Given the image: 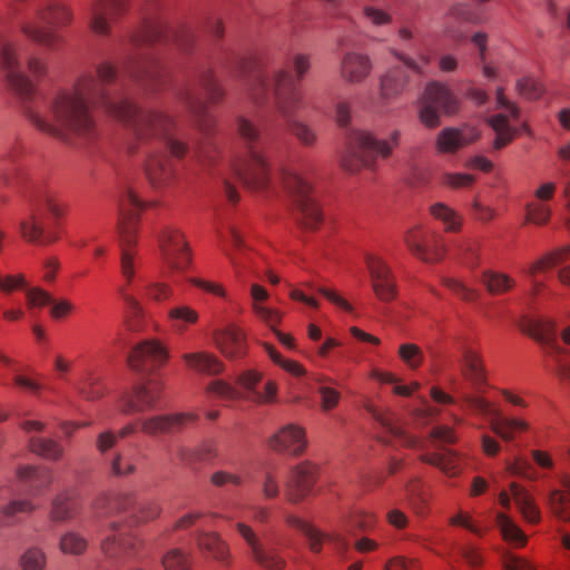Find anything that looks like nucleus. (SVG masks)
<instances>
[{"instance_id": "obj_19", "label": "nucleus", "mask_w": 570, "mask_h": 570, "mask_svg": "<svg viewBox=\"0 0 570 570\" xmlns=\"http://www.w3.org/2000/svg\"><path fill=\"white\" fill-rule=\"evenodd\" d=\"M317 465L303 461L296 464L289 472L284 490V498L288 503L297 504L304 501L316 482Z\"/></svg>"}, {"instance_id": "obj_47", "label": "nucleus", "mask_w": 570, "mask_h": 570, "mask_svg": "<svg viewBox=\"0 0 570 570\" xmlns=\"http://www.w3.org/2000/svg\"><path fill=\"white\" fill-rule=\"evenodd\" d=\"M29 448L35 454L50 461H58L63 455V448L52 439L32 438Z\"/></svg>"}, {"instance_id": "obj_30", "label": "nucleus", "mask_w": 570, "mask_h": 570, "mask_svg": "<svg viewBox=\"0 0 570 570\" xmlns=\"http://www.w3.org/2000/svg\"><path fill=\"white\" fill-rule=\"evenodd\" d=\"M250 309L254 316L268 327L281 324L282 313L279 309L269 307L265 303L269 298L268 292L259 284L250 285Z\"/></svg>"}, {"instance_id": "obj_6", "label": "nucleus", "mask_w": 570, "mask_h": 570, "mask_svg": "<svg viewBox=\"0 0 570 570\" xmlns=\"http://www.w3.org/2000/svg\"><path fill=\"white\" fill-rule=\"evenodd\" d=\"M134 135L139 140H149L164 137L173 156L181 158L187 151V146L169 135L174 128V120L161 111H139L128 124Z\"/></svg>"}, {"instance_id": "obj_28", "label": "nucleus", "mask_w": 570, "mask_h": 570, "mask_svg": "<svg viewBox=\"0 0 570 570\" xmlns=\"http://www.w3.org/2000/svg\"><path fill=\"white\" fill-rule=\"evenodd\" d=\"M169 26L160 16L145 17L139 28L131 35V42L136 46L166 42Z\"/></svg>"}, {"instance_id": "obj_45", "label": "nucleus", "mask_w": 570, "mask_h": 570, "mask_svg": "<svg viewBox=\"0 0 570 570\" xmlns=\"http://www.w3.org/2000/svg\"><path fill=\"white\" fill-rule=\"evenodd\" d=\"M135 504L132 493H117L95 501V509L104 510V514H118L128 512Z\"/></svg>"}, {"instance_id": "obj_3", "label": "nucleus", "mask_w": 570, "mask_h": 570, "mask_svg": "<svg viewBox=\"0 0 570 570\" xmlns=\"http://www.w3.org/2000/svg\"><path fill=\"white\" fill-rule=\"evenodd\" d=\"M237 130L247 144V155L235 161L234 173L246 188L264 189L271 179V167L263 151L254 146L259 138V129L249 119L240 117L237 120Z\"/></svg>"}, {"instance_id": "obj_55", "label": "nucleus", "mask_w": 570, "mask_h": 570, "mask_svg": "<svg viewBox=\"0 0 570 570\" xmlns=\"http://www.w3.org/2000/svg\"><path fill=\"white\" fill-rule=\"evenodd\" d=\"M190 553L179 548L168 550L161 559L165 570H190Z\"/></svg>"}, {"instance_id": "obj_50", "label": "nucleus", "mask_w": 570, "mask_h": 570, "mask_svg": "<svg viewBox=\"0 0 570 570\" xmlns=\"http://www.w3.org/2000/svg\"><path fill=\"white\" fill-rule=\"evenodd\" d=\"M101 549L105 554L110 558L118 557L135 549V539L124 535L122 533H117L107 537L101 543Z\"/></svg>"}, {"instance_id": "obj_52", "label": "nucleus", "mask_w": 570, "mask_h": 570, "mask_svg": "<svg viewBox=\"0 0 570 570\" xmlns=\"http://www.w3.org/2000/svg\"><path fill=\"white\" fill-rule=\"evenodd\" d=\"M548 505L556 518L570 521V492L552 490L548 497Z\"/></svg>"}, {"instance_id": "obj_64", "label": "nucleus", "mask_w": 570, "mask_h": 570, "mask_svg": "<svg viewBox=\"0 0 570 570\" xmlns=\"http://www.w3.org/2000/svg\"><path fill=\"white\" fill-rule=\"evenodd\" d=\"M110 471L117 476L130 475L136 471L135 459L124 453H116L110 461Z\"/></svg>"}, {"instance_id": "obj_40", "label": "nucleus", "mask_w": 570, "mask_h": 570, "mask_svg": "<svg viewBox=\"0 0 570 570\" xmlns=\"http://www.w3.org/2000/svg\"><path fill=\"white\" fill-rule=\"evenodd\" d=\"M167 320L174 331L184 333L198 323L199 313L190 305L178 304L168 309Z\"/></svg>"}, {"instance_id": "obj_10", "label": "nucleus", "mask_w": 570, "mask_h": 570, "mask_svg": "<svg viewBox=\"0 0 570 570\" xmlns=\"http://www.w3.org/2000/svg\"><path fill=\"white\" fill-rule=\"evenodd\" d=\"M0 67L11 92L22 100H30L37 92L33 81L20 70L18 45L7 38H0Z\"/></svg>"}, {"instance_id": "obj_63", "label": "nucleus", "mask_w": 570, "mask_h": 570, "mask_svg": "<svg viewBox=\"0 0 570 570\" xmlns=\"http://www.w3.org/2000/svg\"><path fill=\"white\" fill-rule=\"evenodd\" d=\"M383 570H423V564L419 558L399 554L387 559Z\"/></svg>"}, {"instance_id": "obj_25", "label": "nucleus", "mask_w": 570, "mask_h": 570, "mask_svg": "<svg viewBox=\"0 0 570 570\" xmlns=\"http://www.w3.org/2000/svg\"><path fill=\"white\" fill-rule=\"evenodd\" d=\"M400 140L401 131L399 129L392 130L387 139H377L373 134L364 130H354L350 136L352 147L374 151L382 158H389L400 145Z\"/></svg>"}, {"instance_id": "obj_13", "label": "nucleus", "mask_w": 570, "mask_h": 570, "mask_svg": "<svg viewBox=\"0 0 570 570\" xmlns=\"http://www.w3.org/2000/svg\"><path fill=\"white\" fill-rule=\"evenodd\" d=\"M404 243L407 249L424 263H438L445 255V244L441 236L431 233L422 225H415L406 230Z\"/></svg>"}, {"instance_id": "obj_23", "label": "nucleus", "mask_w": 570, "mask_h": 570, "mask_svg": "<svg viewBox=\"0 0 570 570\" xmlns=\"http://www.w3.org/2000/svg\"><path fill=\"white\" fill-rule=\"evenodd\" d=\"M193 413L158 414L139 417L140 432L148 436L178 432L196 421Z\"/></svg>"}, {"instance_id": "obj_35", "label": "nucleus", "mask_w": 570, "mask_h": 570, "mask_svg": "<svg viewBox=\"0 0 570 570\" xmlns=\"http://www.w3.org/2000/svg\"><path fill=\"white\" fill-rule=\"evenodd\" d=\"M409 76L402 68L387 70L380 80V97L385 101L397 98L405 90Z\"/></svg>"}, {"instance_id": "obj_4", "label": "nucleus", "mask_w": 570, "mask_h": 570, "mask_svg": "<svg viewBox=\"0 0 570 570\" xmlns=\"http://www.w3.org/2000/svg\"><path fill=\"white\" fill-rule=\"evenodd\" d=\"M37 16L47 26L27 20L21 23L20 31L30 41L48 49L56 48L62 41L53 27H68L75 20L72 7L63 0H50L38 10Z\"/></svg>"}, {"instance_id": "obj_26", "label": "nucleus", "mask_w": 570, "mask_h": 570, "mask_svg": "<svg viewBox=\"0 0 570 570\" xmlns=\"http://www.w3.org/2000/svg\"><path fill=\"white\" fill-rule=\"evenodd\" d=\"M461 372L463 377L469 381L475 390L473 395H483L484 387L488 385V374L481 354L466 347L462 353ZM464 393L461 394V396Z\"/></svg>"}, {"instance_id": "obj_32", "label": "nucleus", "mask_w": 570, "mask_h": 570, "mask_svg": "<svg viewBox=\"0 0 570 570\" xmlns=\"http://www.w3.org/2000/svg\"><path fill=\"white\" fill-rule=\"evenodd\" d=\"M480 137L474 130H463L456 128L442 129L435 139V148L440 154H455L463 147L474 142Z\"/></svg>"}, {"instance_id": "obj_15", "label": "nucleus", "mask_w": 570, "mask_h": 570, "mask_svg": "<svg viewBox=\"0 0 570 570\" xmlns=\"http://www.w3.org/2000/svg\"><path fill=\"white\" fill-rule=\"evenodd\" d=\"M130 0H94L89 9V30L98 37H110L112 24L128 12Z\"/></svg>"}, {"instance_id": "obj_53", "label": "nucleus", "mask_w": 570, "mask_h": 570, "mask_svg": "<svg viewBox=\"0 0 570 570\" xmlns=\"http://www.w3.org/2000/svg\"><path fill=\"white\" fill-rule=\"evenodd\" d=\"M304 535L307 539L308 549L313 553H320L323 549V544L326 541H336L338 544H341L344 549L346 548L347 543L345 539L341 535H334L328 534L325 532H322L320 529H317L314 524H312L304 533Z\"/></svg>"}, {"instance_id": "obj_17", "label": "nucleus", "mask_w": 570, "mask_h": 570, "mask_svg": "<svg viewBox=\"0 0 570 570\" xmlns=\"http://www.w3.org/2000/svg\"><path fill=\"white\" fill-rule=\"evenodd\" d=\"M169 360L168 347L158 338H147L137 343L129 357V366L137 372L161 368Z\"/></svg>"}, {"instance_id": "obj_1", "label": "nucleus", "mask_w": 570, "mask_h": 570, "mask_svg": "<svg viewBox=\"0 0 570 570\" xmlns=\"http://www.w3.org/2000/svg\"><path fill=\"white\" fill-rule=\"evenodd\" d=\"M97 82L94 75L85 72L76 78L71 87L58 90L49 101L48 112L33 107L26 109L30 122L41 132L65 142L86 138L94 134L96 122L90 107L97 105Z\"/></svg>"}, {"instance_id": "obj_37", "label": "nucleus", "mask_w": 570, "mask_h": 570, "mask_svg": "<svg viewBox=\"0 0 570 570\" xmlns=\"http://www.w3.org/2000/svg\"><path fill=\"white\" fill-rule=\"evenodd\" d=\"M509 488L522 517L530 523H539L541 521V512L533 495L517 482H511Z\"/></svg>"}, {"instance_id": "obj_8", "label": "nucleus", "mask_w": 570, "mask_h": 570, "mask_svg": "<svg viewBox=\"0 0 570 570\" xmlns=\"http://www.w3.org/2000/svg\"><path fill=\"white\" fill-rule=\"evenodd\" d=\"M160 259L169 275L184 273L191 264V249L184 233L175 226H165L158 234Z\"/></svg>"}, {"instance_id": "obj_54", "label": "nucleus", "mask_w": 570, "mask_h": 570, "mask_svg": "<svg viewBox=\"0 0 570 570\" xmlns=\"http://www.w3.org/2000/svg\"><path fill=\"white\" fill-rule=\"evenodd\" d=\"M206 393L209 396L232 402L242 400L243 394L239 390L234 387L230 383L223 380H213L206 386Z\"/></svg>"}, {"instance_id": "obj_36", "label": "nucleus", "mask_w": 570, "mask_h": 570, "mask_svg": "<svg viewBox=\"0 0 570 570\" xmlns=\"http://www.w3.org/2000/svg\"><path fill=\"white\" fill-rule=\"evenodd\" d=\"M420 461L436 466L449 478L461 475L463 469L461 466V456L453 451L423 453Z\"/></svg>"}, {"instance_id": "obj_24", "label": "nucleus", "mask_w": 570, "mask_h": 570, "mask_svg": "<svg viewBox=\"0 0 570 570\" xmlns=\"http://www.w3.org/2000/svg\"><path fill=\"white\" fill-rule=\"evenodd\" d=\"M276 107L282 117L291 118L299 104V92L293 87V77L286 70H279L274 76Z\"/></svg>"}, {"instance_id": "obj_38", "label": "nucleus", "mask_w": 570, "mask_h": 570, "mask_svg": "<svg viewBox=\"0 0 570 570\" xmlns=\"http://www.w3.org/2000/svg\"><path fill=\"white\" fill-rule=\"evenodd\" d=\"M481 283L487 292L494 296L508 294L517 285V281L511 275L491 268L481 273Z\"/></svg>"}, {"instance_id": "obj_61", "label": "nucleus", "mask_w": 570, "mask_h": 570, "mask_svg": "<svg viewBox=\"0 0 570 570\" xmlns=\"http://www.w3.org/2000/svg\"><path fill=\"white\" fill-rule=\"evenodd\" d=\"M37 505L29 499L23 500H12L9 503L4 504L0 509V514L7 520L9 523L13 520L18 514L21 513H30L32 512Z\"/></svg>"}, {"instance_id": "obj_2", "label": "nucleus", "mask_w": 570, "mask_h": 570, "mask_svg": "<svg viewBox=\"0 0 570 570\" xmlns=\"http://www.w3.org/2000/svg\"><path fill=\"white\" fill-rule=\"evenodd\" d=\"M144 204L138 195L129 189L120 200L118 234L120 242V274L125 285L119 288V295L129 313L136 317L144 316V307L136 296L129 293L128 288L136 278L138 261L135 246L137 244V230L140 213Z\"/></svg>"}, {"instance_id": "obj_11", "label": "nucleus", "mask_w": 570, "mask_h": 570, "mask_svg": "<svg viewBox=\"0 0 570 570\" xmlns=\"http://www.w3.org/2000/svg\"><path fill=\"white\" fill-rule=\"evenodd\" d=\"M96 72L98 78L95 79L97 82V88L95 92L97 106L104 108L105 111L111 117L128 125L139 114L140 110H138L137 107L127 99H112L105 91V89L101 88V86L109 85L116 79V67L112 63L105 61L97 66ZM94 78L96 77L94 76Z\"/></svg>"}, {"instance_id": "obj_5", "label": "nucleus", "mask_w": 570, "mask_h": 570, "mask_svg": "<svg viewBox=\"0 0 570 570\" xmlns=\"http://www.w3.org/2000/svg\"><path fill=\"white\" fill-rule=\"evenodd\" d=\"M460 400L472 413L487 419L491 431L505 442L514 441L531 429L530 422L524 417L502 416L499 406L484 395L463 394Z\"/></svg>"}, {"instance_id": "obj_43", "label": "nucleus", "mask_w": 570, "mask_h": 570, "mask_svg": "<svg viewBox=\"0 0 570 570\" xmlns=\"http://www.w3.org/2000/svg\"><path fill=\"white\" fill-rule=\"evenodd\" d=\"M570 256V245L549 252L530 264L527 274L530 277L542 275L559 264L566 262Z\"/></svg>"}, {"instance_id": "obj_29", "label": "nucleus", "mask_w": 570, "mask_h": 570, "mask_svg": "<svg viewBox=\"0 0 570 570\" xmlns=\"http://www.w3.org/2000/svg\"><path fill=\"white\" fill-rule=\"evenodd\" d=\"M146 176L154 188H163L173 183L176 174L174 163L165 154H153L145 165Z\"/></svg>"}, {"instance_id": "obj_42", "label": "nucleus", "mask_w": 570, "mask_h": 570, "mask_svg": "<svg viewBox=\"0 0 570 570\" xmlns=\"http://www.w3.org/2000/svg\"><path fill=\"white\" fill-rule=\"evenodd\" d=\"M557 324L553 320L549 318H533L528 321L525 331L535 341L550 346L557 347L556 340Z\"/></svg>"}, {"instance_id": "obj_20", "label": "nucleus", "mask_w": 570, "mask_h": 570, "mask_svg": "<svg viewBox=\"0 0 570 570\" xmlns=\"http://www.w3.org/2000/svg\"><path fill=\"white\" fill-rule=\"evenodd\" d=\"M267 446L277 453L302 455L307 448L306 431L295 423L285 424L268 438Z\"/></svg>"}, {"instance_id": "obj_22", "label": "nucleus", "mask_w": 570, "mask_h": 570, "mask_svg": "<svg viewBox=\"0 0 570 570\" xmlns=\"http://www.w3.org/2000/svg\"><path fill=\"white\" fill-rule=\"evenodd\" d=\"M213 343L217 351L230 361L240 360L247 354L246 334L236 324L214 331Z\"/></svg>"}, {"instance_id": "obj_58", "label": "nucleus", "mask_w": 570, "mask_h": 570, "mask_svg": "<svg viewBox=\"0 0 570 570\" xmlns=\"http://www.w3.org/2000/svg\"><path fill=\"white\" fill-rule=\"evenodd\" d=\"M551 216V210L549 205L532 200L527 205L525 208V222L529 224H534L538 226H543L548 224Z\"/></svg>"}, {"instance_id": "obj_27", "label": "nucleus", "mask_w": 570, "mask_h": 570, "mask_svg": "<svg viewBox=\"0 0 570 570\" xmlns=\"http://www.w3.org/2000/svg\"><path fill=\"white\" fill-rule=\"evenodd\" d=\"M372 69V60L367 55L350 51L341 60L340 76L344 82L357 85L366 80Z\"/></svg>"}, {"instance_id": "obj_59", "label": "nucleus", "mask_w": 570, "mask_h": 570, "mask_svg": "<svg viewBox=\"0 0 570 570\" xmlns=\"http://www.w3.org/2000/svg\"><path fill=\"white\" fill-rule=\"evenodd\" d=\"M22 570H43L47 564V557L39 548L27 549L19 559Z\"/></svg>"}, {"instance_id": "obj_39", "label": "nucleus", "mask_w": 570, "mask_h": 570, "mask_svg": "<svg viewBox=\"0 0 570 570\" xmlns=\"http://www.w3.org/2000/svg\"><path fill=\"white\" fill-rule=\"evenodd\" d=\"M429 212L443 226L446 233H459L463 227V215L444 203L431 205Z\"/></svg>"}, {"instance_id": "obj_34", "label": "nucleus", "mask_w": 570, "mask_h": 570, "mask_svg": "<svg viewBox=\"0 0 570 570\" xmlns=\"http://www.w3.org/2000/svg\"><path fill=\"white\" fill-rule=\"evenodd\" d=\"M181 360L188 370L202 374L218 375L225 370L224 362L216 354L208 351L184 353Z\"/></svg>"}, {"instance_id": "obj_14", "label": "nucleus", "mask_w": 570, "mask_h": 570, "mask_svg": "<svg viewBox=\"0 0 570 570\" xmlns=\"http://www.w3.org/2000/svg\"><path fill=\"white\" fill-rule=\"evenodd\" d=\"M363 407L383 428V433L379 438L382 443L391 446L422 449L419 445V440L407 434L396 423L395 416L390 410L379 406L370 399L363 402Z\"/></svg>"}, {"instance_id": "obj_51", "label": "nucleus", "mask_w": 570, "mask_h": 570, "mask_svg": "<svg viewBox=\"0 0 570 570\" xmlns=\"http://www.w3.org/2000/svg\"><path fill=\"white\" fill-rule=\"evenodd\" d=\"M397 356L411 371L419 370L425 360L423 350L415 343H402L397 348Z\"/></svg>"}, {"instance_id": "obj_33", "label": "nucleus", "mask_w": 570, "mask_h": 570, "mask_svg": "<svg viewBox=\"0 0 570 570\" xmlns=\"http://www.w3.org/2000/svg\"><path fill=\"white\" fill-rule=\"evenodd\" d=\"M196 544L200 552L207 554L224 566H229L232 556L228 543L216 532L199 531L196 535Z\"/></svg>"}, {"instance_id": "obj_31", "label": "nucleus", "mask_w": 570, "mask_h": 570, "mask_svg": "<svg viewBox=\"0 0 570 570\" xmlns=\"http://www.w3.org/2000/svg\"><path fill=\"white\" fill-rule=\"evenodd\" d=\"M219 247L235 269L244 264L249 252V246L246 244L243 233L236 226L229 227L228 236H219Z\"/></svg>"}, {"instance_id": "obj_41", "label": "nucleus", "mask_w": 570, "mask_h": 570, "mask_svg": "<svg viewBox=\"0 0 570 570\" xmlns=\"http://www.w3.org/2000/svg\"><path fill=\"white\" fill-rule=\"evenodd\" d=\"M78 393L88 401L101 399L106 393V387L101 375L95 370L86 371L75 384Z\"/></svg>"}, {"instance_id": "obj_18", "label": "nucleus", "mask_w": 570, "mask_h": 570, "mask_svg": "<svg viewBox=\"0 0 570 570\" xmlns=\"http://www.w3.org/2000/svg\"><path fill=\"white\" fill-rule=\"evenodd\" d=\"M497 104L499 108H502L504 111L489 117L488 124L495 132L493 148L500 150L511 144L515 138L517 130L510 122L511 120L518 119L519 110L505 98L502 89H498L497 91Z\"/></svg>"}, {"instance_id": "obj_46", "label": "nucleus", "mask_w": 570, "mask_h": 570, "mask_svg": "<svg viewBox=\"0 0 570 570\" xmlns=\"http://www.w3.org/2000/svg\"><path fill=\"white\" fill-rule=\"evenodd\" d=\"M79 509L80 503L78 498L76 495L63 493L55 499L50 515L55 521H66L76 517Z\"/></svg>"}, {"instance_id": "obj_49", "label": "nucleus", "mask_w": 570, "mask_h": 570, "mask_svg": "<svg viewBox=\"0 0 570 570\" xmlns=\"http://www.w3.org/2000/svg\"><path fill=\"white\" fill-rule=\"evenodd\" d=\"M263 347H264L265 352L268 354V356L271 357V360L273 361V363L276 364L277 366H279L285 372H287L288 374H291L295 377H301L306 374V368L304 367V365L302 363L283 356L275 348L274 345H272L269 343H263Z\"/></svg>"}, {"instance_id": "obj_62", "label": "nucleus", "mask_w": 570, "mask_h": 570, "mask_svg": "<svg viewBox=\"0 0 570 570\" xmlns=\"http://www.w3.org/2000/svg\"><path fill=\"white\" fill-rule=\"evenodd\" d=\"M505 471L510 475L521 476L528 480H535L537 474L530 463L522 456L505 461Z\"/></svg>"}, {"instance_id": "obj_16", "label": "nucleus", "mask_w": 570, "mask_h": 570, "mask_svg": "<svg viewBox=\"0 0 570 570\" xmlns=\"http://www.w3.org/2000/svg\"><path fill=\"white\" fill-rule=\"evenodd\" d=\"M364 261L375 297L383 303L393 302L399 292L391 266L381 256L374 254H366Z\"/></svg>"}, {"instance_id": "obj_12", "label": "nucleus", "mask_w": 570, "mask_h": 570, "mask_svg": "<svg viewBox=\"0 0 570 570\" xmlns=\"http://www.w3.org/2000/svg\"><path fill=\"white\" fill-rule=\"evenodd\" d=\"M164 384L156 379L134 384L124 391L117 401L119 412L132 415L153 411L161 399Z\"/></svg>"}, {"instance_id": "obj_56", "label": "nucleus", "mask_w": 570, "mask_h": 570, "mask_svg": "<svg viewBox=\"0 0 570 570\" xmlns=\"http://www.w3.org/2000/svg\"><path fill=\"white\" fill-rule=\"evenodd\" d=\"M174 288L170 284L160 281H150L144 286V295L150 302L161 304L174 296Z\"/></svg>"}, {"instance_id": "obj_7", "label": "nucleus", "mask_w": 570, "mask_h": 570, "mask_svg": "<svg viewBox=\"0 0 570 570\" xmlns=\"http://www.w3.org/2000/svg\"><path fill=\"white\" fill-rule=\"evenodd\" d=\"M458 104V98L446 83L431 81L426 83L420 100V121L426 128H436L441 124V114L456 112Z\"/></svg>"}, {"instance_id": "obj_44", "label": "nucleus", "mask_w": 570, "mask_h": 570, "mask_svg": "<svg viewBox=\"0 0 570 570\" xmlns=\"http://www.w3.org/2000/svg\"><path fill=\"white\" fill-rule=\"evenodd\" d=\"M495 523L502 539L510 546L514 548H523L527 546L528 537L509 515L503 512H498Z\"/></svg>"}, {"instance_id": "obj_21", "label": "nucleus", "mask_w": 570, "mask_h": 570, "mask_svg": "<svg viewBox=\"0 0 570 570\" xmlns=\"http://www.w3.org/2000/svg\"><path fill=\"white\" fill-rule=\"evenodd\" d=\"M236 530L249 547L253 560L267 570H282L286 562L275 549H267L252 527L243 522L236 523Z\"/></svg>"}, {"instance_id": "obj_9", "label": "nucleus", "mask_w": 570, "mask_h": 570, "mask_svg": "<svg viewBox=\"0 0 570 570\" xmlns=\"http://www.w3.org/2000/svg\"><path fill=\"white\" fill-rule=\"evenodd\" d=\"M285 188L295 196L301 212V223L306 229H317L323 224V213L312 197V183L302 174L294 169H288L283 174Z\"/></svg>"}, {"instance_id": "obj_60", "label": "nucleus", "mask_w": 570, "mask_h": 570, "mask_svg": "<svg viewBox=\"0 0 570 570\" xmlns=\"http://www.w3.org/2000/svg\"><path fill=\"white\" fill-rule=\"evenodd\" d=\"M87 540L76 532H68L60 538L59 548L65 554H81L87 549Z\"/></svg>"}, {"instance_id": "obj_57", "label": "nucleus", "mask_w": 570, "mask_h": 570, "mask_svg": "<svg viewBox=\"0 0 570 570\" xmlns=\"http://www.w3.org/2000/svg\"><path fill=\"white\" fill-rule=\"evenodd\" d=\"M17 476L22 481H32V489L38 490V484L41 488H48L52 481L51 474L48 471L40 470L32 465H22L17 468Z\"/></svg>"}, {"instance_id": "obj_48", "label": "nucleus", "mask_w": 570, "mask_h": 570, "mask_svg": "<svg viewBox=\"0 0 570 570\" xmlns=\"http://www.w3.org/2000/svg\"><path fill=\"white\" fill-rule=\"evenodd\" d=\"M20 233L22 238L32 244H37L42 238L43 227L37 208L33 206L30 213L20 222Z\"/></svg>"}]
</instances>
